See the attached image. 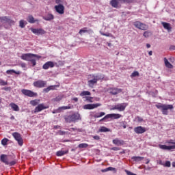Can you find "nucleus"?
Returning a JSON list of instances; mask_svg holds the SVG:
<instances>
[{
	"mask_svg": "<svg viewBox=\"0 0 175 175\" xmlns=\"http://www.w3.org/2000/svg\"><path fill=\"white\" fill-rule=\"evenodd\" d=\"M88 27H83V29H81V30H79V33L80 35H82L84 33H88V31H91L92 32V30H91V29L90 30H87Z\"/></svg>",
	"mask_w": 175,
	"mask_h": 175,
	"instance_id": "nucleus-32",
	"label": "nucleus"
},
{
	"mask_svg": "<svg viewBox=\"0 0 175 175\" xmlns=\"http://www.w3.org/2000/svg\"><path fill=\"white\" fill-rule=\"evenodd\" d=\"M0 23L4 25L5 29H8V26L12 27L15 25V21H13L12 16H0Z\"/></svg>",
	"mask_w": 175,
	"mask_h": 175,
	"instance_id": "nucleus-1",
	"label": "nucleus"
},
{
	"mask_svg": "<svg viewBox=\"0 0 175 175\" xmlns=\"http://www.w3.org/2000/svg\"><path fill=\"white\" fill-rule=\"evenodd\" d=\"M128 105L126 103H122L115 105L112 110H118L119 111H123Z\"/></svg>",
	"mask_w": 175,
	"mask_h": 175,
	"instance_id": "nucleus-12",
	"label": "nucleus"
},
{
	"mask_svg": "<svg viewBox=\"0 0 175 175\" xmlns=\"http://www.w3.org/2000/svg\"><path fill=\"white\" fill-rule=\"evenodd\" d=\"M135 120L139 122H142L143 121V119L139 116H137Z\"/></svg>",
	"mask_w": 175,
	"mask_h": 175,
	"instance_id": "nucleus-52",
	"label": "nucleus"
},
{
	"mask_svg": "<svg viewBox=\"0 0 175 175\" xmlns=\"http://www.w3.org/2000/svg\"><path fill=\"white\" fill-rule=\"evenodd\" d=\"M36 57V58H38V59H41L42 58V57L41 56H38V55H35V54H33V55H32V57Z\"/></svg>",
	"mask_w": 175,
	"mask_h": 175,
	"instance_id": "nucleus-58",
	"label": "nucleus"
},
{
	"mask_svg": "<svg viewBox=\"0 0 175 175\" xmlns=\"http://www.w3.org/2000/svg\"><path fill=\"white\" fill-rule=\"evenodd\" d=\"M55 66V64L54 62H48L42 66V68L44 70H49V68H53Z\"/></svg>",
	"mask_w": 175,
	"mask_h": 175,
	"instance_id": "nucleus-15",
	"label": "nucleus"
},
{
	"mask_svg": "<svg viewBox=\"0 0 175 175\" xmlns=\"http://www.w3.org/2000/svg\"><path fill=\"white\" fill-rule=\"evenodd\" d=\"M55 16L53 15V14H47L46 16H44L43 19L46 21H51L52 20H54Z\"/></svg>",
	"mask_w": 175,
	"mask_h": 175,
	"instance_id": "nucleus-21",
	"label": "nucleus"
},
{
	"mask_svg": "<svg viewBox=\"0 0 175 175\" xmlns=\"http://www.w3.org/2000/svg\"><path fill=\"white\" fill-rule=\"evenodd\" d=\"M133 25L137 29L142 31H146L148 29V25H146L145 23H142V22H139V21H137L136 22H133Z\"/></svg>",
	"mask_w": 175,
	"mask_h": 175,
	"instance_id": "nucleus-5",
	"label": "nucleus"
},
{
	"mask_svg": "<svg viewBox=\"0 0 175 175\" xmlns=\"http://www.w3.org/2000/svg\"><path fill=\"white\" fill-rule=\"evenodd\" d=\"M30 30L36 35H44L46 33V31L44 30V29H33V27H31Z\"/></svg>",
	"mask_w": 175,
	"mask_h": 175,
	"instance_id": "nucleus-13",
	"label": "nucleus"
},
{
	"mask_svg": "<svg viewBox=\"0 0 175 175\" xmlns=\"http://www.w3.org/2000/svg\"><path fill=\"white\" fill-rule=\"evenodd\" d=\"M134 131L137 134H142L146 131V128L141 126L134 128Z\"/></svg>",
	"mask_w": 175,
	"mask_h": 175,
	"instance_id": "nucleus-16",
	"label": "nucleus"
},
{
	"mask_svg": "<svg viewBox=\"0 0 175 175\" xmlns=\"http://www.w3.org/2000/svg\"><path fill=\"white\" fill-rule=\"evenodd\" d=\"M55 10L59 14H64L65 13V7L62 4H58L55 5Z\"/></svg>",
	"mask_w": 175,
	"mask_h": 175,
	"instance_id": "nucleus-9",
	"label": "nucleus"
},
{
	"mask_svg": "<svg viewBox=\"0 0 175 175\" xmlns=\"http://www.w3.org/2000/svg\"><path fill=\"white\" fill-rule=\"evenodd\" d=\"M16 163V161H11V162H9V161H8V165H9L10 166L15 165Z\"/></svg>",
	"mask_w": 175,
	"mask_h": 175,
	"instance_id": "nucleus-49",
	"label": "nucleus"
},
{
	"mask_svg": "<svg viewBox=\"0 0 175 175\" xmlns=\"http://www.w3.org/2000/svg\"><path fill=\"white\" fill-rule=\"evenodd\" d=\"M167 143L169 144H174L172 146H175V139L174 140L170 139V140L167 141Z\"/></svg>",
	"mask_w": 175,
	"mask_h": 175,
	"instance_id": "nucleus-47",
	"label": "nucleus"
},
{
	"mask_svg": "<svg viewBox=\"0 0 175 175\" xmlns=\"http://www.w3.org/2000/svg\"><path fill=\"white\" fill-rule=\"evenodd\" d=\"M27 24V23L26 22V21H24L23 19H21L19 22V27L21 28H25V25Z\"/></svg>",
	"mask_w": 175,
	"mask_h": 175,
	"instance_id": "nucleus-34",
	"label": "nucleus"
},
{
	"mask_svg": "<svg viewBox=\"0 0 175 175\" xmlns=\"http://www.w3.org/2000/svg\"><path fill=\"white\" fill-rule=\"evenodd\" d=\"M47 84L46 81H44L42 80L37 81L36 82H33V85L34 87L38 88H44Z\"/></svg>",
	"mask_w": 175,
	"mask_h": 175,
	"instance_id": "nucleus-10",
	"label": "nucleus"
},
{
	"mask_svg": "<svg viewBox=\"0 0 175 175\" xmlns=\"http://www.w3.org/2000/svg\"><path fill=\"white\" fill-rule=\"evenodd\" d=\"M164 62L167 68L170 69H172L174 68V66L167 61L166 58H164Z\"/></svg>",
	"mask_w": 175,
	"mask_h": 175,
	"instance_id": "nucleus-31",
	"label": "nucleus"
},
{
	"mask_svg": "<svg viewBox=\"0 0 175 175\" xmlns=\"http://www.w3.org/2000/svg\"><path fill=\"white\" fill-rule=\"evenodd\" d=\"M113 170V168L111 167H108V168L104 170V172L111 171V170Z\"/></svg>",
	"mask_w": 175,
	"mask_h": 175,
	"instance_id": "nucleus-56",
	"label": "nucleus"
},
{
	"mask_svg": "<svg viewBox=\"0 0 175 175\" xmlns=\"http://www.w3.org/2000/svg\"><path fill=\"white\" fill-rule=\"evenodd\" d=\"M92 137L96 139V140H99L100 139V137L98 136V135H94V136H92Z\"/></svg>",
	"mask_w": 175,
	"mask_h": 175,
	"instance_id": "nucleus-53",
	"label": "nucleus"
},
{
	"mask_svg": "<svg viewBox=\"0 0 175 175\" xmlns=\"http://www.w3.org/2000/svg\"><path fill=\"white\" fill-rule=\"evenodd\" d=\"M85 100L86 101L89 102V103H92V100L94 99V98L90 97V96H85Z\"/></svg>",
	"mask_w": 175,
	"mask_h": 175,
	"instance_id": "nucleus-42",
	"label": "nucleus"
},
{
	"mask_svg": "<svg viewBox=\"0 0 175 175\" xmlns=\"http://www.w3.org/2000/svg\"><path fill=\"white\" fill-rule=\"evenodd\" d=\"M112 142L116 146H122L124 144V142L123 140H119L118 138L113 139Z\"/></svg>",
	"mask_w": 175,
	"mask_h": 175,
	"instance_id": "nucleus-22",
	"label": "nucleus"
},
{
	"mask_svg": "<svg viewBox=\"0 0 175 175\" xmlns=\"http://www.w3.org/2000/svg\"><path fill=\"white\" fill-rule=\"evenodd\" d=\"M0 160L1 162L4 163L5 165H9V161L8 158V155L1 154L0 157Z\"/></svg>",
	"mask_w": 175,
	"mask_h": 175,
	"instance_id": "nucleus-18",
	"label": "nucleus"
},
{
	"mask_svg": "<svg viewBox=\"0 0 175 175\" xmlns=\"http://www.w3.org/2000/svg\"><path fill=\"white\" fill-rule=\"evenodd\" d=\"M102 106V104L100 103H96V104H87L83 105V109H94L95 108H98L99 107Z\"/></svg>",
	"mask_w": 175,
	"mask_h": 175,
	"instance_id": "nucleus-8",
	"label": "nucleus"
},
{
	"mask_svg": "<svg viewBox=\"0 0 175 175\" xmlns=\"http://www.w3.org/2000/svg\"><path fill=\"white\" fill-rule=\"evenodd\" d=\"M104 77L102 75H93V79L88 81V84L90 88H93L94 85L98 83V81L103 79Z\"/></svg>",
	"mask_w": 175,
	"mask_h": 175,
	"instance_id": "nucleus-4",
	"label": "nucleus"
},
{
	"mask_svg": "<svg viewBox=\"0 0 175 175\" xmlns=\"http://www.w3.org/2000/svg\"><path fill=\"white\" fill-rule=\"evenodd\" d=\"M155 107L159 109H161V111L163 113V115H167L168 114V111L167 110L169 109H173L174 107L172 105H163V104H158L156 105Z\"/></svg>",
	"mask_w": 175,
	"mask_h": 175,
	"instance_id": "nucleus-3",
	"label": "nucleus"
},
{
	"mask_svg": "<svg viewBox=\"0 0 175 175\" xmlns=\"http://www.w3.org/2000/svg\"><path fill=\"white\" fill-rule=\"evenodd\" d=\"M164 166L170 167L171 166V163L169 161H167L165 162Z\"/></svg>",
	"mask_w": 175,
	"mask_h": 175,
	"instance_id": "nucleus-51",
	"label": "nucleus"
},
{
	"mask_svg": "<svg viewBox=\"0 0 175 175\" xmlns=\"http://www.w3.org/2000/svg\"><path fill=\"white\" fill-rule=\"evenodd\" d=\"M100 34L103 36H106V37H111L112 34H111V33H100Z\"/></svg>",
	"mask_w": 175,
	"mask_h": 175,
	"instance_id": "nucleus-44",
	"label": "nucleus"
},
{
	"mask_svg": "<svg viewBox=\"0 0 175 175\" xmlns=\"http://www.w3.org/2000/svg\"><path fill=\"white\" fill-rule=\"evenodd\" d=\"M159 148L163 150H174L175 149V146H165V145H159Z\"/></svg>",
	"mask_w": 175,
	"mask_h": 175,
	"instance_id": "nucleus-20",
	"label": "nucleus"
},
{
	"mask_svg": "<svg viewBox=\"0 0 175 175\" xmlns=\"http://www.w3.org/2000/svg\"><path fill=\"white\" fill-rule=\"evenodd\" d=\"M40 103V100L36 99V100H31L30 101V105H31L32 106H36V105H39Z\"/></svg>",
	"mask_w": 175,
	"mask_h": 175,
	"instance_id": "nucleus-33",
	"label": "nucleus"
},
{
	"mask_svg": "<svg viewBox=\"0 0 175 175\" xmlns=\"http://www.w3.org/2000/svg\"><path fill=\"white\" fill-rule=\"evenodd\" d=\"M109 92L112 95H117L121 93L122 92V90L117 88H111L109 89Z\"/></svg>",
	"mask_w": 175,
	"mask_h": 175,
	"instance_id": "nucleus-14",
	"label": "nucleus"
},
{
	"mask_svg": "<svg viewBox=\"0 0 175 175\" xmlns=\"http://www.w3.org/2000/svg\"><path fill=\"white\" fill-rule=\"evenodd\" d=\"M78 147L80 148H85L88 147V144H80L78 146Z\"/></svg>",
	"mask_w": 175,
	"mask_h": 175,
	"instance_id": "nucleus-40",
	"label": "nucleus"
},
{
	"mask_svg": "<svg viewBox=\"0 0 175 175\" xmlns=\"http://www.w3.org/2000/svg\"><path fill=\"white\" fill-rule=\"evenodd\" d=\"M21 93L23 95L29 96V97H36V96H38L37 93H35L33 91L25 90V89L22 90Z\"/></svg>",
	"mask_w": 175,
	"mask_h": 175,
	"instance_id": "nucleus-7",
	"label": "nucleus"
},
{
	"mask_svg": "<svg viewBox=\"0 0 175 175\" xmlns=\"http://www.w3.org/2000/svg\"><path fill=\"white\" fill-rule=\"evenodd\" d=\"M27 21L28 23H31V24H34L35 23L38 22V19H34L33 15H29L28 18H27Z\"/></svg>",
	"mask_w": 175,
	"mask_h": 175,
	"instance_id": "nucleus-24",
	"label": "nucleus"
},
{
	"mask_svg": "<svg viewBox=\"0 0 175 175\" xmlns=\"http://www.w3.org/2000/svg\"><path fill=\"white\" fill-rule=\"evenodd\" d=\"M60 133H61L62 135H65L66 132L61 131H60Z\"/></svg>",
	"mask_w": 175,
	"mask_h": 175,
	"instance_id": "nucleus-62",
	"label": "nucleus"
},
{
	"mask_svg": "<svg viewBox=\"0 0 175 175\" xmlns=\"http://www.w3.org/2000/svg\"><path fill=\"white\" fill-rule=\"evenodd\" d=\"M30 62L32 64V66L34 67L35 66H36L37 62L36 59H30L29 60Z\"/></svg>",
	"mask_w": 175,
	"mask_h": 175,
	"instance_id": "nucleus-46",
	"label": "nucleus"
},
{
	"mask_svg": "<svg viewBox=\"0 0 175 175\" xmlns=\"http://www.w3.org/2000/svg\"><path fill=\"white\" fill-rule=\"evenodd\" d=\"M16 74V75H21V71H15L14 70H8L6 71L7 75H12V74Z\"/></svg>",
	"mask_w": 175,
	"mask_h": 175,
	"instance_id": "nucleus-29",
	"label": "nucleus"
},
{
	"mask_svg": "<svg viewBox=\"0 0 175 175\" xmlns=\"http://www.w3.org/2000/svg\"><path fill=\"white\" fill-rule=\"evenodd\" d=\"M8 85V82H5V81L0 79V85L1 86H4V85Z\"/></svg>",
	"mask_w": 175,
	"mask_h": 175,
	"instance_id": "nucleus-43",
	"label": "nucleus"
},
{
	"mask_svg": "<svg viewBox=\"0 0 175 175\" xmlns=\"http://www.w3.org/2000/svg\"><path fill=\"white\" fill-rule=\"evenodd\" d=\"M68 131H77V129H76V128H71V129H68Z\"/></svg>",
	"mask_w": 175,
	"mask_h": 175,
	"instance_id": "nucleus-59",
	"label": "nucleus"
},
{
	"mask_svg": "<svg viewBox=\"0 0 175 175\" xmlns=\"http://www.w3.org/2000/svg\"><path fill=\"white\" fill-rule=\"evenodd\" d=\"M10 140L8 138H4L1 140V144L3 146H6L8 145V143Z\"/></svg>",
	"mask_w": 175,
	"mask_h": 175,
	"instance_id": "nucleus-39",
	"label": "nucleus"
},
{
	"mask_svg": "<svg viewBox=\"0 0 175 175\" xmlns=\"http://www.w3.org/2000/svg\"><path fill=\"white\" fill-rule=\"evenodd\" d=\"M79 96H81V97L87 96H91V92H90L88 91H83V92H81Z\"/></svg>",
	"mask_w": 175,
	"mask_h": 175,
	"instance_id": "nucleus-35",
	"label": "nucleus"
},
{
	"mask_svg": "<svg viewBox=\"0 0 175 175\" xmlns=\"http://www.w3.org/2000/svg\"><path fill=\"white\" fill-rule=\"evenodd\" d=\"M12 136L14 137V138L17 141L18 145L20 146H22L23 145V139L22 138V136L20 133H12Z\"/></svg>",
	"mask_w": 175,
	"mask_h": 175,
	"instance_id": "nucleus-6",
	"label": "nucleus"
},
{
	"mask_svg": "<svg viewBox=\"0 0 175 175\" xmlns=\"http://www.w3.org/2000/svg\"><path fill=\"white\" fill-rule=\"evenodd\" d=\"M120 3H129V0H118Z\"/></svg>",
	"mask_w": 175,
	"mask_h": 175,
	"instance_id": "nucleus-50",
	"label": "nucleus"
},
{
	"mask_svg": "<svg viewBox=\"0 0 175 175\" xmlns=\"http://www.w3.org/2000/svg\"><path fill=\"white\" fill-rule=\"evenodd\" d=\"M68 152H69L68 150H66V151L65 150H59V151L57 152L56 155L57 157H62V156H64V155L68 154Z\"/></svg>",
	"mask_w": 175,
	"mask_h": 175,
	"instance_id": "nucleus-28",
	"label": "nucleus"
},
{
	"mask_svg": "<svg viewBox=\"0 0 175 175\" xmlns=\"http://www.w3.org/2000/svg\"><path fill=\"white\" fill-rule=\"evenodd\" d=\"M49 107L45 105L44 104H39L34 109V113H37L41 112L42 110L49 109Z\"/></svg>",
	"mask_w": 175,
	"mask_h": 175,
	"instance_id": "nucleus-11",
	"label": "nucleus"
},
{
	"mask_svg": "<svg viewBox=\"0 0 175 175\" xmlns=\"http://www.w3.org/2000/svg\"><path fill=\"white\" fill-rule=\"evenodd\" d=\"M62 3V0H55V3L60 5Z\"/></svg>",
	"mask_w": 175,
	"mask_h": 175,
	"instance_id": "nucleus-57",
	"label": "nucleus"
},
{
	"mask_svg": "<svg viewBox=\"0 0 175 175\" xmlns=\"http://www.w3.org/2000/svg\"><path fill=\"white\" fill-rule=\"evenodd\" d=\"M119 3L120 2L118 1V0H111L110 1L111 5L116 9L118 8Z\"/></svg>",
	"mask_w": 175,
	"mask_h": 175,
	"instance_id": "nucleus-23",
	"label": "nucleus"
},
{
	"mask_svg": "<svg viewBox=\"0 0 175 175\" xmlns=\"http://www.w3.org/2000/svg\"><path fill=\"white\" fill-rule=\"evenodd\" d=\"M57 88H59V85H51L49 86L47 88L44 89L43 92L49 93L51 90H55Z\"/></svg>",
	"mask_w": 175,
	"mask_h": 175,
	"instance_id": "nucleus-19",
	"label": "nucleus"
},
{
	"mask_svg": "<svg viewBox=\"0 0 175 175\" xmlns=\"http://www.w3.org/2000/svg\"><path fill=\"white\" fill-rule=\"evenodd\" d=\"M72 109V107L70 105H68V106H63L61 107H59V109L57 110V113H60L62 110H66V109Z\"/></svg>",
	"mask_w": 175,
	"mask_h": 175,
	"instance_id": "nucleus-25",
	"label": "nucleus"
},
{
	"mask_svg": "<svg viewBox=\"0 0 175 175\" xmlns=\"http://www.w3.org/2000/svg\"><path fill=\"white\" fill-rule=\"evenodd\" d=\"M131 159L136 162H139L142 161L144 158L143 157H133Z\"/></svg>",
	"mask_w": 175,
	"mask_h": 175,
	"instance_id": "nucleus-37",
	"label": "nucleus"
},
{
	"mask_svg": "<svg viewBox=\"0 0 175 175\" xmlns=\"http://www.w3.org/2000/svg\"><path fill=\"white\" fill-rule=\"evenodd\" d=\"M64 120L67 123L76 122L77 120H81V116L79 113H75L72 115L65 116Z\"/></svg>",
	"mask_w": 175,
	"mask_h": 175,
	"instance_id": "nucleus-2",
	"label": "nucleus"
},
{
	"mask_svg": "<svg viewBox=\"0 0 175 175\" xmlns=\"http://www.w3.org/2000/svg\"><path fill=\"white\" fill-rule=\"evenodd\" d=\"M151 35L150 31H148V30L146 31H144V36L145 38H148Z\"/></svg>",
	"mask_w": 175,
	"mask_h": 175,
	"instance_id": "nucleus-41",
	"label": "nucleus"
},
{
	"mask_svg": "<svg viewBox=\"0 0 175 175\" xmlns=\"http://www.w3.org/2000/svg\"><path fill=\"white\" fill-rule=\"evenodd\" d=\"M139 74L138 72L135 71L132 73L131 77H139Z\"/></svg>",
	"mask_w": 175,
	"mask_h": 175,
	"instance_id": "nucleus-45",
	"label": "nucleus"
},
{
	"mask_svg": "<svg viewBox=\"0 0 175 175\" xmlns=\"http://www.w3.org/2000/svg\"><path fill=\"white\" fill-rule=\"evenodd\" d=\"M53 100L54 101H60V99H59L58 98H55Z\"/></svg>",
	"mask_w": 175,
	"mask_h": 175,
	"instance_id": "nucleus-61",
	"label": "nucleus"
},
{
	"mask_svg": "<svg viewBox=\"0 0 175 175\" xmlns=\"http://www.w3.org/2000/svg\"><path fill=\"white\" fill-rule=\"evenodd\" d=\"M33 54L27 53V54H23L21 58L25 61H30L31 59L33 57Z\"/></svg>",
	"mask_w": 175,
	"mask_h": 175,
	"instance_id": "nucleus-17",
	"label": "nucleus"
},
{
	"mask_svg": "<svg viewBox=\"0 0 175 175\" xmlns=\"http://www.w3.org/2000/svg\"><path fill=\"white\" fill-rule=\"evenodd\" d=\"M110 130L105 126H101L100 129L98 130V132L103 133V132H109Z\"/></svg>",
	"mask_w": 175,
	"mask_h": 175,
	"instance_id": "nucleus-38",
	"label": "nucleus"
},
{
	"mask_svg": "<svg viewBox=\"0 0 175 175\" xmlns=\"http://www.w3.org/2000/svg\"><path fill=\"white\" fill-rule=\"evenodd\" d=\"M127 175H136L135 174H133L130 171L126 170L125 171Z\"/></svg>",
	"mask_w": 175,
	"mask_h": 175,
	"instance_id": "nucleus-54",
	"label": "nucleus"
},
{
	"mask_svg": "<svg viewBox=\"0 0 175 175\" xmlns=\"http://www.w3.org/2000/svg\"><path fill=\"white\" fill-rule=\"evenodd\" d=\"M172 166H173L174 167H175V162H173V163H172Z\"/></svg>",
	"mask_w": 175,
	"mask_h": 175,
	"instance_id": "nucleus-64",
	"label": "nucleus"
},
{
	"mask_svg": "<svg viewBox=\"0 0 175 175\" xmlns=\"http://www.w3.org/2000/svg\"><path fill=\"white\" fill-rule=\"evenodd\" d=\"M162 25L163 26L165 29H167L168 31H171L172 27L170 26V23H167L166 22H162Z\"/></svg>",
	"mask_w": 175,
	"mask_h": 175,
	"instance_id": "nucleus-26",
	"label": "nucleus"
},
{
	"mask_svg": "<svg viewBox=\"0 0 175 175\" xmlns=\"http://www.w3.org/2000/svg\"><path fill=\"white\" fill-rule=\"evenodd\" d=\"M108 116H109V118H113V119H119L122 117L121 115L116 114V113L108 114Z\"/></svg>",
	"mask_w": 175,
	"mask_h": 175,
	"instance_id": "nucleus-30",
	"label": "nucleus"
},
{
	"mask_svg": "<svg viewBox=\"0 0 175 175\" xmlns=\"http://www.w3.org/2000/svg\"><path fill=\"white\" fill-rule=\"evenodd\" d=\"M72 100H74L75 102H77V101H79V98H72Z\"/></svg>",
	"mask_w": 175,
	"mask_h": 175,
	"instance_id": "nucleus-60",
	"label": "nucleus"
},
{
	"mask_svg": "<svg viewBox=\"0 0 175 175\" xmlns=\"http://www.w3.org/2000/svg\"><path fill=\"white\" fill-rule=\"evenodd\" d=\"M105 115H106V113H105V112L97 113L95 115H94V118H99L104 116Z\"/></svg>",
	"mask_w": 175,
	"mask_h": 175,
	"instance_id": "nucleus-36",
	"label": "nucleus"
},
{
	"mask_svg": "<svg viewBox=\"0 0 175 175\" xmlns=\"http://www.w3.org/2000/svg\"><path fill=\"white\" fill-rule=\"evenodd\" d=\"M10 106L11 107V108L14 111H20L19 107L16 104H15V103H11V104H10Z\"/></svg>",
	"mask_w": 175,
	"mask_h": 175,
	"instance_id": "nucleus-27",
	"label": "nucleus"
},
{
	"mask_svg": "<svg viewBox=\"0 0 175 175\" xmlns=\"http://www.w3.org/2000/svg\"><path fill=\"white\" fill-rule=\"evenodd\" d=\"M109 118V114L106 115L103 118L100 120V122H103L104 120H106Z\"/></svg>",
	"mask_w": 175,
	"mask_h": 175,
	"instance_id": "nucleus-48",
	"label": "nucleus"
},
{
	"mask_svg": "<svg viewBox=\"0 0 175 175\" xmlns=\"http://www.w3.org/2000/svg\"><path fill=\"white\" fill-rule=\"evenodd\" d=\"M112 150H114V151H118V150H120V148H118V147H113L111 148Z\"/></svg>",
	"mask_w": 175,
	"mask_h": 175,
	"instance_id": "nucleus-55",
	"label": "nucleus"
},
{
	"mask_svg": "<svg viewBox=\"0 0 175 175\" xmlns=\"http://www.w3.org/2000/svg\"><path fill=\"white\" fill-rule=\"evenodd\" d=\"M146 47H147L148 49L150 48V44H146Z\"/></svg>",
	"mask_w": 175,
	"mask_h": 175,
	"instance_id": "nucleus-63",
	"label": "nucleus"
}]
</instances>
